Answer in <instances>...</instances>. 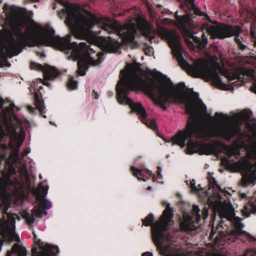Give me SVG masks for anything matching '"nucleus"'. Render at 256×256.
I'll return each mask as SVG.
<instances>
[{
  "label": "nucleus",
  "instance_id": "f257e3e1",
  "mask_svg": "<svg viewBox=\"0 0 256 256\" xmlns=\"http://www.w3.org/2000/svg\"><path fill=\"white\" fill-rule=\"evenodd\" d=\"M138 66L128 64L126 68L120 71L122 74L116 86V99L120 104L128 105L132 110L139 116L142 123L154 130L158 129L156 122L148 118L146 110L140 102H134L130 98L133 92L142 90L153 102L164 110H166L172 104H184L186 112L190 114L186 129L180 131L172 138L173 144H176L182 148L186 146L188 140L187 154H192L202 147L200 142L194 141L196 138H210L220 137L230 141L234 137L242 138L240 124L230 122L226 114L216 112L215 118L220 122L208 128L204 126L202 118L206 114L207 108L202 101L187 94L185 84L180 82L174 86L172 82L146 80L137 74ZM204 154H210L214 152L211 144L202 146Z\"/></svg>",
  "mask_w": 256,
  "mask_h": 256
},
{
  "label": "nucleus",
  "instance_id": "f03ea898",
  "mask_svg": "<svg viewBox=\"0 0 256 256\" xmlns=\"http://www.w3.org/2000/svg\"><path fill=\"white\" fill-rule=\"evenodd\" d=\"M6 16L10 28H4L0 31V60L18 54L25 44L31 42L66 50V54L70 53L74 60H78V73L80 76L86 74L89 66H96L101 62L103 54L97 53L95 58L92 55L96 50L86 42H71L69 34L64 38L56 36L54 30L50 26H42L30 22L19 12H12Z\"/></svg>",
  "mask_w": 256,
  "mask_h": 256
},
{
  "label": "nucleus",
  "instance_id": "7ed1b4c3",
  "mask_svg": "<svg viewBox=\"0 0 256 256\" xmlns=\"http://www.w3.org/2000/svg\"><path fill=\"white\" fill-rule=\"evenodd\" d=\"M62 16L66 14V24L76 38L86 40L91 36V29L98 24L108 32H114L120 36L124 42H132L140 29L151 42L154 34L151 25L142 17L138 16L128 23L121 26L118 22L107 18H98L91 12L85 10L79 5L71 4L63 10Z\"/></svg>",
  "mask_w": 256,
  "mask_h": 256
},
{
  "label": "nucleus",
  "instance_id": "20e7f679",
  "mask_svg": "<svg viewBox=\"0 0 256 256\" xmlns=\"http://www.w3.org/2000/svg\"><path fill=\"white\" fill-rule=\"evenodd\" d=\"M159 32L168 40L173 54L181 66L186 68L193 76L202 77L207 81L210 80L216 87L226 90V86L222 82L215 64L204 58L194 60L192 64L188 63L182 55V46L178 32L168 31L164 28H160Z\"/></svg>",
  "mask_w": 256,
  "mask_h": 256
},
{
  "label": "nucleus",
  "instance_id": "39448f33",
  "mask_svg": "<svg viewBox=\"0 0 256 256\" xmlns=\"http://www.w3.org/2000/svg\"><path fill=\"white\" fill-rule=\"evenodd\" d=\"M170 206L169 204H167L158 221L153 224L154 216L150 214L143 220V224L145 226H152V239L161 254L165 256H183L184 250L181 246L164 244V242H173L174 239L172 234L167 233L168 226L174 222L172 220L173 214Z\"/></svg>",
  "mask_w": 256,
  "mask_h": 256
},
{
  "label": "nucleus",
  "instance_id": "423d86ee",
  "mask_svg": "<svg viewBox=\"0 0 256 256\" xmlns=\"http://www.w3.org/2000/svg\"><path fill=\"white\" fill-rule=\"evenodd\" d=\"M14 104L11 103L9 107L2 111L1 116L6 128V133L12 140L10 146L14 148V156L18 158L19 149L24 140L25 135L22 130H21L19 134L16 132L15 124H20L21 122L14 114Z\"/></svg>",
  "mask_w": 256,
  "mask_h": 256
},
{
  "label": "nucleus",
  "instance_id": "0eeeda50",
  "mask_svg": "<svg viewBox=\"0 0 256 256\" xmlns=\"http://www.w3.org/2000/svg\"><path fill=\"white\" fill-rule=\"evenodd\" d=\"M30 66L31 69L40 70L44 73V80L41 78L36 80V81L31 84L29 88L31 93L34 94L36 106L37 108L39 110L40 114L43 115V116L46 118V116L44 114L46 112V108L44 102H42L40 100L42 94L40 90L42 89V86H39V84L42 83L44 85L50 86V83L48 82L47 80H54L58 76L59 72L54 67L48 65L42 66L34 62L30 63Z\"/></svg>",
  "mask_w": 256,
  "mask_h": 256
},
{
  "label": "nucleus",
  "instance_id": "6e6552de",
  "mask_svg": "<svg viewBox=\"0 0 256 256\" xmlns=\"http://www.w3.org/2000/svg\"><path fill=\"white\" fill-rule=\"evenodd\" d=\"M48 186L45 182H41L38 186V192L36 194V199L38 204L34 206L30 214L27 211H24L22 216L26 220L29 225L32 224L34 221L35 218H41L42 215H46L47 212L44 210V209L48 210L52 206L51 202L47 199H44V197L48 194Z\"/></svg>",
  "mask_w": 256,
  "mask_h": 256
},
{
  "label": "nucleus",
  "instance_id": "1a4fd4ad",
  "mask_svg": "<svg viewBox=\"0 0 256 256\" xmlns=\"http://www.w3.org/2000/svg\"><path fill=\"white\" fill-rule=\"evenodd\" d=\"M201 28L202 30H206L212 38L223 39L235 36V40L239 48L242 50L246 48L238 37L242 31L241 28L238 26H232L222 24H210L206 22L202 25Z\"/></svg>",
  "mask_w": 256,
  "mask_h": 256
},
{
  "label": "nucleus",
  "instance_id": "9d476101",
  "mask_svg": "<svg viewBox=\"0 0 256 256\" xmlns=\"http://www.w3.org/2000/svg\"><path fill=\"white\" fill-rule=\"evenodd\" d=\"M174 16L176 19V25L182 32L192 38L200 48H202L206 46L208 40L204 32L202 34V38L195 36L192 32V29L194 28L192 14L188 13L186 15L180 16H178V12H176Z\"/></svg>",
  "mask_w": 256,
  "mask_h": 256
},
{
  "label": "nucleus",
  "instance_id": "9b49d317",
  "mask_svg": "<svg viewBox=\"0 0 256 256\" xmlns=\"http://www.w3.org/2000/svg\"><path fill=\"white\" fill-rule=\"evenodd\" d=\"M215 210L218 212L222 218H226L230 220L233 224L235 228L240 234H244L250 240H254V238L250 234L246 231H242L244 227V224L242 222V219L238 216H236L234 208L231 203L224 200V202H218L215 206Z\"/></svg>",
  "mask_w": 256,
  "mask_h": 256
},
{
  "label": "nucleus",
  "instance_id": "f8f14e48",
  "mask_svg": "<svg viewBox=\"0 0 256 256\" xmlns=\"http://www.w3.org/2000/svg\"><path fill=\"white\" fill-rule=\"evenodd\" d=\"M33 234L36 246L32 248V256H56V254L60 252L58 246L42 241L41 240L37 238L34 232Z\"/></svg>",
  "mask_w": 256,
  "mask_h": 256
},
{
  "label": "nucleus",
  "instance_id": "ddd939ff",
  "mask_svg": "<svg viewBox=\"0 0 256 256\" xmlns=\"http://www.w3.org/2000/svg\"><path fill=\"white\" fill-rule=\"evenodd\" d=\"M200 212L199 207L198 206L194 205L192 212V216L185 213L184 215V221L180 224V230L186 232L194 230L196 226L194 224L199 222L200 220L201 216Z\"/></svg>",
  "mask_w": 256,
  "mask_h": 256
},
{
  "label": "nucleus",
  "instance_id": "4468645a",
  "mask_svg": "<svg viewBox=\"0 0 256 256\" xmlns=\"http://www.w3.org/2000/svg\"><path fill=\"white\" fill-rule=\"evenodd\" d=\"M94 39L98 40L104 50L110 53H116L118 52L120 47V43L112 37H102L94 36Z\"/></svg>",
  "mask_w": 256,
  "mask_h": 256
},
{
  "label": "nucleus",
  "instance_id": "2eb2a0df",
  "mask_svg": "<svg viewBox=\"0 0 256 256\" xmlns=\"http://www.w3.org/2000/svg\"><path fill=\"white\" fill-rule=\"evenodd\" d=\"M6 220L4 222V224L6 228L8 231L10 236L12 239H14L16 241H20V237L14 232L16 228V218H17L19 220L20 218L16 214H6Z\"/></svg>",
  "mask_w": 256,
  "mask_h": 256
},
{
  "label": "nucleus",
  "instance_id": "dca6fc26",
  "mask_svg": "<svg viewBox=\"0 0 256 256\" xmlns=\"http://www.w3.org/2000/svg\"><path fill=\"white\" fill-rule=\"evenodd\" d=\"M248 170L243 176L242 182L244 186H254L256 182V168L254 166H249Z\"/></svg>",
  "mask_w": 256,
  "mask_h": 256
},
{
  "label": "nucleus",
  "instance_id": "f3484780",
  "mask_svg": "<svg viewBox=\"0 0 256 256\" xmlns=\"http://www.w3.org/2000/svg\"><path fill=\"white\" fill-rule=\"evenodd\" d=\"M16 254L18 256H26V250L25 247L18 244L12 246L10 251H8L6 256Z\"/></svg>",
  "mask_w": 256,
  "mask_h": 256
},
{
  "label": "nucleus",
  "instance_id": "a211bd4d",
  "mask_svg": "<svg viewBox=\"0 0 256 256\" xmlns=\"http://www.w3.org/2000/svg\"><path fill=\"white\" fill-rule=\"evenodd\" d=\"M194 0H186L188 8L190 10L192 11L195 15L205 16L206 18L209 20L210 18H208V16L207 14L202 13L200 10L194 4Z\"/></svg>",
  "mask_w": 256,
  "mask_h": 256
},
{
  "label": "nucleus",
  "instance_id": "6ab92c4d",
  "mask_svg": "<svg viewBox=\"0 0 256 256\" xmlns=\"http://www.w3.org/2000/svg\"><path fill=\"white\" fill-rule=\"evenodd\" d=\"M244 75L248 76L250 78H252L254 80L253 83V86L251 87L250 88L256 93V70L253 68H246L243 71Z\"/></svg>",
  "mask_w": 256,
  "mask_h": 256
},
{
  "label": "nucleus",
  "instance_id": "aec40b11",
  "mask_svg": "<svg viewBox=\"0 0 256 256\" xmlns=\"http://www.w3.org/2000/svg\"><path fill=\"white\" fill-rule=\"evenodd\" d=\"M241 212L244 218H248L250 216V214L256 213V204H253L250 206H245L242 210Z\"/></svg>",
  "mask_w": 256,
  "mask_h": 256
},
{
  "label": "nucleus",
  "instance_id": "412c9836",
  "mask_svg": "<svg viewBox=\"0 0 256 256\" xmlns=\"http://www.w3.org/2000/svg\"><path fill=\"white\" fill-rule=\"evenodd\" d=\"M130 170L133 175L136 177L138 180H142L144 182L146 181V176L145 174V172L134 166H131Z\"/></svg>",
  "mask_w": 256,
  "mask_h": 256
},
{
  "label": "nucleus",
  "instance_id": "4be33fe9",
  "mask_svg": "<svg viewBox=\"0 0 256 256\" xmlns=\"http://www.w3.org/2000/svg\"><path fill=\"white\" fill-rule=\"evenodd\" d=\"M158 170L157 172V174H158L157 178L156 177V176L153 174V172L152 170H146L147 174L148 175H149V176H152V180L154 181H156L159 183H162V180L163 176L162 174V168L160 166H158Z\"/></svg>",
  "mask_w": 256,
  "mask_h": 256
},
{
  "label": "nucleus",
  "instance_id": "5701e85b",
  "mask_svg": "<svg viewBox=\"0 0 256 256\" xmlns=\"http://www.w3.org/2000/svg\"><path fill=\"white\" fill-rule=\"evenodd\" d=\"M78 87V82L74 80V78L71 77L68 84V88L70 90H74Z\"/></svg>",
  "mask_w": 256,
  "mask_h": 256
},
{
  "label": "nucleus",
  "instance_id": "b1692460",
  "mask_svg": "<svg viewBox=\"0 0 256 256\" xmlns=\"http://www.w3.org/2000/svg\"><path fill=\"white\" fill-rule=\"evenodd\" d=\"M227 152L230 156L235 155L236 156L240 155V152L236 148H227Z\"/></svg>",
  "mask_w": 256,
  "mask_h": 256
},
{
  "label": "nucleus",
  "instance_id": "393cba45",
  "mask_svg": "<svg viewBox=\"0 0 256 256\" xmlns=\"http://www.w3.org/2000/svg\"><path fill=\"white\" fill-rule=\"evenodd\" d=\"M196 181L194 180H192L190 182V187L191 188L192 191L194 192H196L198 190L196 186Z\"/></svg>",
  "mask_w": 256,
  "mask_h": 256
},
{
  "label": "nucleus",
  "instance_id": "a878e982",
  "mask_svg": "<svg viewBox=\"0 0 256 256\" xmlns=\"http://www.w3.org/2000/svg\"><path fill=\"white\" fill-rule=\"evenodd\" d=\"M208 208H204L202 212V218L204 220H206L208 218Z\"/></svg>",
  "mask_w": 256,
  "mask_h": 256
},
{
  "label": "nucleus",
  "instance_id": "bb28decb",
  "mask_svg": "<svg viewBox=\"0 0 256 256\" xmlns=\"http://www.w3.org/2000/svg\"><path fill=\"white\" fill-rule=\"evenodd\" d=\"M6 132L3 128L2 126L0 123V139H2L4 138Z\"/></svg>",
  "mask_w": 256,
  "mask_h": 256
},
{
  "label": "nucleus",
  "instance_id": "cd10ccee",
  "mask_svg": "<svg viewBox=\"0 0 256 256\" xmlns=\"http://www.w3.org/2000/svg\"><path fill=\"white\" fill-rule=\"evenodd\" d=\"M28 110L30 111V112H34L36 110V108L34 107H32L31 106H28Z\"/></svg>",
  "mask_w": 256,
  "mask_h": 256
},
{
  "label": "nucleus",
  "instance_id": "c85d7f7f",
  "mask_svg": "<svg viewBox=\"0 0 256 256\" xmlns=\"http://www.w3.org/2000/svg\"><path fill=\"white\" fill-rule=\"evenodd\" d=\"M30 152V148H28L24 150V151L23 153V154L24 156H26Z\"/></svg>",
  "mask_w": 256,
  "mask_h": 256
},
{
  "label": "nucleus",
  "instance_id": "c756f323",
  "mask_svg": "<svg viewBox=\"0 0 256 256\" xmlns=\"http://www.w3.org/2000/svg\"><path fill=\"white\" fill-rule=\"evenodd\" d=\"M6 184H11L12 183V181L10 180L9 178H8L6 180Z\"/></svg>",
  "mask_w": 256,
  "mask_h": 256
},
{
  "label": "nucleus",
  "instance_id": "7c9ffc66",
  "mask_svg": "<svg viewBox=\"0 0 256 256\" xmlns=\"http://www.w3.org/2000/svg\"><path fill=\"white\" fill-rule=\"evenodd\" d=\"M4 104V100L0 98V108H1Z\"/></svg>",
  "mask_w": 256,
  "mask_h": 256
},
{
  "label": "nucleus",
  "instance_id": "2f4dec72",
  "mask_svg": "<svg viewBox=\"0 0 256 256\" xmlns=\"http://www.w3.org/2000/svg\"><path fill=\"white\" fill-rule=\"evenodd\" d=\"M216 233V231L214 230V228L212 230V232H210V236L212 237L214 234Z\"/></svg>",
  "mask_w": 256,
  "mask_h": 256
},
{
  "label": "nucleus",
  "instance_id": "473e14b6",
  "mask_svg": "<svg viewBox=\"0 0 256 256\" xmlns=\"http://www.w3.org/2000/svg\"><path fill=\"white\" fill-rule=\"evenodd\" d=\"M148 50L149 51L148 54L150 55L151 53H152V48H148Z\"/></svg>",
  "mask_w": 256,
  "mask_h": 256
},
{
  "label": "nucleus",
  "instance_id": "72a5a7b5",
  "mask_svg": "<svg viewBox=\"0 0 256 256\" xmlns=\"http://www.w3.org/2000/svg\"><path fill=\"white\" fill-rule=\"evenodd\" d=\"M210 122H211L212 123H213V122H214V118H212V117H210Z\"/></svg>",
  "mask_w": 256,
  "mask_h": 256
},
{
  "label": "nucleus",
  "instance_id": "f704fd0d",
  "mask_svg": "<svg viewBox=\"0 0 256 256\" xmlns=\"http://www.w3.org/2000/svg\"><path fill=\"white\" fill-rule=\"evenodd\" d=\"M188 43H189V44H190V46H193L192 42L191 41H189Z\"/></svg>",
  "mask_w": 256,
  "mask_h": 256
},
{
  "label": "nucleus",
  "instance_id": "c9c22d12",
  "mask_svg": "<svg viewBox=\"0 0 256 256\" xmlns=\"http://www.w3.org/2000/svg\"><path fill=\"white\" fill-rule=\"evenodd\" d=\"M6 7H7V6H6V5H4V8H3V9H4V10H6Z\"/></svg>",
  "mask_w": 256,
  "mask_h": 256
},
{
  "label": "nucleus",
  "instance_id": "e433bc0d",
  "mask_svg": "<svg viewBox=\"0 0 256 256\" xmlns=\"http://www.w3.org/2000/svg\"><path fill=\"white\" fill-rule=\"evenodd\" d=\"M32 2H38L39 0H30Z\"/></svg>",
  "mask_w": 256,
  "mask_h": 256
},
{
  "label": "nucleus",
  "instance_id": "4c0bfd02",
  "mask_svg": "<svg viewBox=\"0 0 256 256\" xmlns=\"http://www.w3.org/2000/svg\"><path fill=\"white\" fill-rule=\"evenodd\" d=\"M147 189H148V190H151V189H152V187H151V186H149L148 188H147Z\"/></svg>",
  "mask_w": 256,
  "mask_h": 256
},
{
  "label": "nucleus",
  "instance_id": "58836bf2",
  "mask_svg": "<svg viewBox=\"0 0 256 256\" xmlns=\"http://www.w3.org/2000/svg\"><path fill=\"white\" fill-rule=\"evenodd\" d=\"M148 52H149V51L148 50H146V53L148 54Z\"/></svg>",
  "mask_w": 256,
  "mask_h": 256
},
{
  "label": "nucleus",
  "instance_id": "ea45409f",
  "mask_svg": "<svg viewBox=\"0 0 256 256\" xmlns=\"http://www.w3.org/2000/svg\"><path fill=\"white\" fill-rule=\"evenodd\" d=\"M95 48H98L97 46H93Z\"/></svg>",
  "mask_w": 256,
  "mask_h": 256
}]
</instances>
